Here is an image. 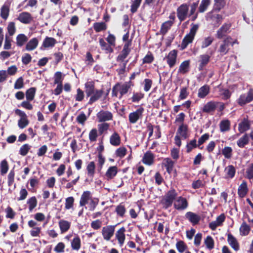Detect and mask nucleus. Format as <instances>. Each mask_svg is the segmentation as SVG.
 Listing matches in <instances>:
<instances>
[{
	"label": "nucleus",
	"mask_w": 253,
	"mask_h": 253,
	"mask_svg": "<svg viewBox=\"0 0 253 253\" xmlns=\"http://www.w3.org/2000/svg\"><path fill=\"white\" fill-rule=\"evenodd\" d=\"M84 89L86 97H90L87 103L88 105H92L93 103L98 101L102 96L104 93L102 89H95V83L92 81L85 83Z\"/></svg>",
	"instance_id": "1"
},
{
	"label": "nucleus",
	"mask_w": 253,
	"mask_h": 253,
	"mask_svg": "<svg viewBox=\"0 0 253 253\" xmlns=\"http://www.w3.org/2000/svg\"><path fill=\"white\" fill-rule=\"evenodd\" d=\"M134 86V83L132 81L126 82L123 84L120 83H116L112 88V96L117 97L119 92V98H121L124 95L127 93L131 87Z\"/></svg>",
	"instance_id": "2"
},
{
	"label": "nucleus",
	"mask_w": 253,
	"mask_h": 253,
	"mask_svg": "<svg viewBox=\"0 0 253 253\" xmlns=\"http://www.w3.org/2000/svg\"><path fill=\"white\" fill-rule=\"evenodd\" d=\"M178 194L174 188H171L169 190L163 197L161 203L163 208L165 209H168L171 207L174 201L177 199Z\"/></svg>",
	"instance_id": "3"
},
{
	"label": "nucleus",
	"mask_w": 253,
	"mask_h": 253,
	"mask_svg": "<svg viewBox=\"0 0 253 253\" xmlns=\"http://www.w3.org/2000/svg\"><path fill=\"white\" fill-rule=\"evenodd\" d=\"M191 27L190 29V32L188 34H186L182 41L181 44V49H184L186 48L189 43L193 42L196 33L199 28L198 24L192 23Z\"/></svg>",
	"instance_id": "4"
},
{
	"label": "nucleus",
	"mask_w": 253,
	"mask_h": 253,
	"mask_svg": "<svg viewBox=\"0 0 253 253\" xmlns=\"http://www.w3.org/2000/svg\"><path fill=\"white\" fill-rule=\"evenodd\" d=\"M214 11H211L207 14V20L210 21L214 27H218L221 24L223 17L222 15L214 13Z\"/></svg>",
	"instance_id": "5"
},
{
	"label": "nucleus",
	"mask_w": 253,
	"mask_h": 253,
	"mask_svg": "<svg viewBox=\"0 0 253 253\" xmlns=\"http://www.w3.org/2000/svg\"><path fill=\"white\" fill-rule=\"evenodd\" d=\"M131 45V42L130 41L125 43L122 50L116 58V61L117 62L122 63L126 61L125 59L127 57L131 51L130 48Z\"/></svg>",
	"instance_id": "6"
},
{
	"label": "nucleus",
	"mask_w": 253,
	"mask_h": 253,
	"mask_svg": "<svg viewBox=\"0 0 253 253\" xmlns=\"http://www.w3.org/2000/svg\"><path fill=\"white\" fill-rule=\"evenodd\" d=\"M189 5L187 3H183L177 7L176 10L177 17L181 22L184 21L189 15Z\"/></svg>",
	"instance_id": "7"
},
{
	"label": "nucleus",
	"mask_w": 253,
	"mask_h": 253,
	"mask_svg": "<svg viewBox=\"0 0 253 253\" xmlns=\"http://www.w3.org/2000/svg\"><path fill=\"white\" fill-rule=\"evenodd\" d=\"M15 113L20 117V119L18 122L19 127L23 129L26 127L28 125L29 121L27 119V116L26 113L24 111L18 109H16L15 110Z\"/></svg>",
	"instance_id": "8"
},
{
	"label": "nucleus",
	"mask_w": 253,
	"mask_h": 253,
	"mask_svg": "<svg viewBox=\"0 0 253 253\" xmlns=\"http://www.w3.org/2000/svg\"><path fill=\"white\" fill-rule=\"evenodd\" d=\"M116 225H107L102 229V235L105 241H109L113 236Z\"/></svg>",
	"instance_id": "9"
},
{
	"label": "nucleus",
	"mask_w": 253,
	"mask_h": 253,
	"mask_svg": "<svg viewBox=\"0 0 253 253\" xmlns=\"http://www.w3.org/2000/svg\"><path fill=\"white\" fill-rule=\"evenodd\" d=\"M144 109L142 107H140L135 111L129 113L128 115V120L130 124H135L139 119L142 117Z\"/></svg>",
	"instance_id": "10"
},
{
	"label": "nucleus",
	"mask_w": 253,
	"mask_h": 253,
	"mask_svg": "<svg viewBox=\"0 0 253 253\" xmlns=\"http://www.w3.org/2000/svg\"><path fill=\"white\" fill-rule=\"evenodd\" d=\"M218 104L219 102L216 101H211L208 102L203 106L201 110L203 113L212 115L217 107H218Z\"/></svg>",
	"instance_id": "11"
},
{
	"label": "nucleus",
	"mask_w": 253,
	"mask_h": 253,
	"mask_svg": "<svg viewBox=\"0 0 253 253\" xmlns=\"http://www.w3.org/2000/svg\"><path fill=\"white\" fill-rule=\"evenodd\" d=\"M253 100V89H251L248 92L247 94H242L238 99L239 105L242 106Z\"/></svg>",
	"instance_id": "12"
},
{
	"label": "nucleus",
	"mask_w": 253,
	"mask_h": 253,
	"mask_svg": "<svg viewBox=\"0 0 253 253\" xmlns=\"http://www.w3.org/2000/svg\"><path fill=\"white\" fill-rule=\"evenodd\" d=\"M178 51L176 49L170 51L165 57L167 63L169 68H172L176 63Z\"/></svg>",
	"instance_id": "13"
},
{
	"label": "nucleus",
	"mask_w": 253,
	"mask_h": 253,
	"mask_svg": "<svg viewBox=\"0 0 253 253\" xmlns=\"http://www.w3.org/2000/svg\"><path fill=\"white\" fill-rule=\"evenodd\" d=\"M173 206L177 210H184L188 207V202L185 198L179 196L176 199Z\"/></svg>",
	"instance_id": "14"
},
{
	"label": "nucleus",
	"mask_w": 253,
	"mask_h": 253,
	"mask_svg": "<svg viewBox=\"0 0 253 253\" xmlns=\"http://www.w3.org/2000/svg\"><path fill=\"white\" fill-rule=\"evenodd\" d=\"M231 39V37L228 36L222 42V43L220 45L218 51L220 53L221 55H224L226 54L229 49V46L230 45V40Z\"/></svg>",
	"instance_id": "15"
},
{
	"label": "nucleus",
	"mask_w": 253,
	"mask_h": 253,
	"mask_svg": "<svg viewBox=\"0 0 253 253\" xmlns=\"http://www.w3.org/2000/svg\"><path fill=\"white\" fill-rule=\"evenodd\" d=\"M96 116L99 122L105 123L106 121L112 120L113 118L112 113L108 111H100Z\"/></svg>",
	"instance_id": "16"
},
{
	"label": "nucleus",
	"mask_w": 253,
	"mask_h": 253,
	"mask_svg": "<svg viewBox=\"0 0 253 253\" xmlns=\"http://www.w3.org/2000/svg\"><path fill=\"white\" fill-rule=\"evenodd\" d=\"M176 135L180 136L183 139H187L188 136V126L187 124L182 123L179 126Z\"/></svg>",
	"instance_id": "17"
},
{
	"label": "nucleus",
	"mask_w": 253,
	"mask_h": 253,
	"mask_svg": "<svg viewBox=\"0 0 253 253\" xmlns=\"http://www.w3.org/2000/svg\"><path fill=\"white\" fill-rule=\"evenodd\" d=\"M185 216V218L188 219L193 226L198 224L201 220L200 215L192 211L187 212Z\"/></svg>",
	"instance_id": "18"
},
{
	"label": "nucleus",
	"mask_w": 253,
	"mask_h": 253,
	"mask_svg": "<svg viewBox=\"0 0 253 253\" xmlns=\"http://www.w3.org/2000/svg\"><path fill=\"white\" fill-rule=\"evenodd\" d=\"M17 19L24 24H28L33 20L32 15L28 12H22L19 14Z\"/></svg>",
	"instance_id": "19"
},
{
	"label": "nucleus",
	"mask_w": 253,
	"mask_h": 253,
	"mask_svg": "<svg viewBox=\"0 0 253 253\" xmlns=\"http://www.w3.org/2000/svg\"><path fill=\"white\" fill-rule=\"evenodd\" d=\"M154 154L151 151H148L144 154L142 162L146 165L151 166L154 164Z\"/></svg>",
	"instance_id": "20"
},
{
	"label": "nucleus",
	"mask_w": 253,
	"mask_h": 253,
	"mask_svg": "<svg viewBox=\"0 0 253 253\" xmlns=\"http://www.w3.org/2000/svg\"><path fill=\"white\" fill-rule=\"evenodd\" d=\"M231 27L230 23H224L222 26L217 31L216 37L218 39H221L227 33V31Z\"/></svg>",
	"instance_id": "21"
},
{
	"label": "nucleus",
	"mask_w": 253,
	"mask_h": 253,
	"mask_svg": "<svg viewBox=\"0 0 253 253\" xmlns=\"http://www.w3.org/2000/svg\"><path fill=\"white\" fill-rule=\"evenodd\" d=\"M125 232L126 228L124 227H122L116 233L115 237L120 247H122L124 244L126 239Z\"/></svg>",
	"instance_id": "22"
},
{
	"label": "nucleus",
	"mask_w": 253,
	"mask_h": 253,
	"mask_svg": "<svg viewBox=\"0 0 253 253\" xmlns=\"http://www.w3.org/2000/svg\"><path fill=\"white\" fill-rule=\"evenodd\" d=\"M227 242L234 251H238L239 250V243L236 238L231 233H229L227 235Z\"/></svg>",
	"instance_id": "23"
},
{
	"label": "nucleus",
	"mask_w": 253,
	"mask_h": 253,
	"mask_svg": "<svg viewBox=\"0 0 253 253\" xmlns=\"http://www.w3.org/2000/svg\"><path fill=\"white\" fill-rule=\"evenodd\" d=\"M200 60H199L200 64L198 67L199 71H201L204 69V68L206 66L210 61V56L208 54H203L200 56Z\"/></svg>",
	"instance_id": "24"
},
{
	"label": "nucleus",
	"mask_w": 253,
	"mask_h": 253,
	"mask_svg": "<svg viewBox=\"0 0 253 253\" xmlns=\"http://www.w3.org/2000/svg\"><path fill=\"white\" fill-rule=\"evenodd\" d=\"M99 43L101 49L105 51L106 53H112L114 52L113 48L108 43H106L103 38H99Z\"/></svg>",
	"instance_id": "25"
},
{
	"label": "nucleus",
	"mask_w": 253,
	"mask_h": 253,
	"mask_svg": "<svg viewBox=\"0 0 253 253\" xmlns=\"http://www.w3.org/2000/svg\"><path fill=\"white\" fill-rule=\"evenodd\" d=\"M118 173V168L117 166H111L107 170L105 175L106 179L108 180L113 179Z\"/></svg>",
	"instance_id": "26"
},
{
	"label": "nucleus",
	"mask_w": 253,
	"mask_h": 253,
	"mask_svg": "<svg viewBox=\"0 0 253 253\" xmlns=\"http://www.w3.org/2000/svg\"><path fill=\"white\" fill-rule=\"evenodd\" d=\"M145 94L141 91H133L132 96L128 99V100L131 101V103H138L139 101L144 98Z\"/></svg>",
	"instance_id": "27"
},
{
	"label": "nucleus",
	"mask_w": 253,
	"mask_h": 253,
	"mask_svg": "<svg viewBox=\"0 0 253 253\" xmlns=\"http://www.w3.org/2000/svg\"><path fill=\"white\" fill-rule=\"evenodd\" d=\"M56 43L57 41L55 39L46 36L43 41L42 46L45 48L53 47Z\"/></svg>",
	"instance_id": "28"
},
{
	"label": "nucleus",
	"mask_w": 253,
	"mask_h": 253,
	"mask_svg": "<svg viewBox=\"0 0 253 253\" xmlns=\"http://www.w3.org/2000/svg\"><path fill=\"white\" fill-rule=\"evenodd\" d=\"M39 44V40L37 38H34L27 42L25 46V50L27 51H32L35 49Z\"/></svg>",
	"instance_id": "29"
},
{
	"label": "nucleus",
	"mask_w": 253,
	"mask_h": 253,
	"mask_svg": "<svg viewBox=\"0 0 253 253\" xmlns=\"http://www.w3.org/2000/svg\"><path fill=\"white\" fill-rule=\"evenodd\" d=\"M190 61L187 60L183 61L180 65L178 72L182 74L188 73L190 69Z\"/></svg>",
	"instance_id": "30"
},
{
	"label": "nucleus",
	"mask_w": 253,
	"mask_h": 253,
	"mask_svg": "<svg viewBox=\"0 0 253 253\" xmlns=\"http://www.w3.org/2000/svg\"><path fill=\"white\" fill-rule=\"evenodd\" d=\"M250 128V123L247 119L244 118L241 123L239 124L238 130L241 133L249 130Z\"/></svg>",
	"instance_id": "31"
},
{
	"label": "nucleus",
	"mask_w": 253,
	"mask_h": 253,
	"mask_svg": "<svg viewBox=\"0 0 253 253\" xmlns=\"http://www.w3.org/2000/svg\"><path fill=\"white\" fill-rule=\"evenodd\" d=\"M90 198V192L89 191H84L81 195L80 201V205L82 207L85 206L88 203V201Z\"/></svg>",
	"instance_id": "32"
},
{
	"label": "nucleus",
	"mask_w": 253,
	"mask_h": 253,
	"mask_svg": "<svg viewBox=\"0 0 253 253\" xmlns=\"http://www.w3.org/2000/svg\"><path fill=\"white\" fill-rule=\"evenodd\" d=\"M115 211L118 216L124 217L126 212V209L124 203L122 202L116 206Z\"/></svg>",
	"instance_id": "33"
},
{
	"label": "nucleus",
	"mask_w": 253,
	"mask_h": 253,
	"mask_svg": "<svg viewBox=\"0 0 253 253\" xmlns=\"http://www.w3.org/2000/svg\"><path fill=\"white\" fill-rule=\"evenodd\" d=\"M172 25V22L171 21H167L163 23L160 30V34L163 36L165 35L169 30L170 29Z\"/></svg>",
	"instance_id": "34"
},
{
	"label": "nucleus",
	"mask_w": 253,
	"mask_h": 253,
	"mask_svg": "<svg viewBox=\"0 0 253 253\" xmlns=\"http://www.w3.org/2000/svg\"><path fill=\"white\" fill-rule=\"evenodd\" d=\"M121 142V137L117 132H114L110 137V144L114 146H118Z\"/></svg>",
	"instance_id": "35"
},
{
	"label": "nucleus",
	"mask_w": 253,
	"mask_h": 253,
	"mask_svg": "<svg viewBox=\"0 0 253 253\" xmlns=\"http://www.w3.org/2000/svg\"><path fill=\"white\" fill-rule=\"evenodd\" d=\"M73 250L79 251L81 247V240L79 235H76L71 242Z\"/></svg>",
	"instance_id": "36"
},
{
	"label": "nucleus",
	"mask_w": 253,
	"mask_h": 253,
	"mask_svg": "<svg viewBox=\"0 0 253 253\" xmlns=\"http://www.w3.org/2000/svg\"><path fill=\"white\" fill-rule=\"evenodd\" d=\"M210 88L208 85L201 86L198 90V97L200 98H204L209 93Z\"/></svg>",
	"instance_id": "37"
},
{
	"label": "nucleus",
	"mask_w": 253,
	"mask_h": 253,
	"mask_svg": "<svg viewBox=\"0 0 253 253\" xmlns=\"http://www.w3.org/2000/svg\"><path fill=\"white\" fill-rule=\"evenodd\" d=\"M248 191L247 182L243 181L239 186L238 189V194L241 198L246 196Z\"/></svg>",
	"instance_id": "38"
},
{
	"label": "nucleus",
	"mask_w": 253,
	"mask_h": 253,
	"mask_svg": "<svg viewBox=\"0 0 253 253\" xmlns=\"http://www.w3.org/2000/svg\"><path fill=\"white\" fill-rule=\"evenodd\" d=\"M10 7L8 3H5L0 9V17L4 20L7 19L9 14Z\"/></svg>",
	"instance_id": "39"
},
{
	"label": "nucleus",
	"mask_w": 253,
	"mask_h": 253,
	"mask_svg": "<svg viewBox=\"0 0 253 253\" xmlns=\"http://www.w3.org/2000/svg\"><path fill=\"white\" fill-rule=\"evenodd\" d=\"M59 226L61 233L66 232L71 226V223L67 220L62 219L59 221Z\"/></svg>",
	"instance_id": "40"
},
{
	"label": "nucleus",
	"mask_w": 253,
	"mask_h": 253,
	"mask_svg": "<svg viewBox=\"0 0 253 253\" xmlns=\"http://www.w3.org/2000/svg\"><path fill=\"white\" fill-rule=\"evenodd\" d=\"M93 28L96 33L105 31L107 28V25L104 22H95L93 24Z\"/></svg>",
	"instance_id": "41"
},
{
	"label": "nucleus",
	"mask_w": 253,
	"mask_h": 253,
	"mask_svg": "<svg viewBox=\"0 0 253 253\" xmlns=\"http://www.w3.org/2000/svg\"><path fill=\"white\" fill-rule=\"evenodd\" d=\"M249 142V135L245 133L242 137L240 138L237 142V145L240 148H244Z\"/></svg>",
	"instance_id": "42"
},
{
	"label": "nucleus",
	"mask_w": 253,
	"mask_h": 253,
	"mask_svg": "<svg viewBox=\"0 0 253 253\" xmlns=\"http://www.w3.org/2000/svg\"><path fill=\"white\" fill-rule=\"evenodd\" d=\"M16 45L21 47L23 46L28 41L27 37L24 34H20L18 35L16 38Z\"/></svg>",
	"instance_id": "43"
},
{
	"label": "nucleus",
	"mask_w": 253,
	"mask_h": 253,
	"mask_svg": "<svg viewBox=\"0 0 253 253\" xmlns=\"http://www.w3.org/2000/svg\"><path fill=\"white\" fill-rule=\"evenodd\" d=\"M165 162V166L168 173L170 174L173 169L174 162L170 158H166L164 160Z\"/></svg>",
	"instance_id": "44"
},
{
	"label": "nucleus",
	"mask_w": 253,
	"mask_h": 253,
	"mask_svg": "<svg viewBox=\"0 0 253 253\" xmlns=\"http://www.w3.org/2000/svg\"><path fill=\"white\" fill-rule=\"evenodd\" d=\"M36 88L32 87L26 91L25 95L26 100L31 101L34 100L36 94Z\"/></svg>",
	"instance_id": "45"
},
{
	"label": "nucleus",
	"mask_w": 253,
	"mask_h": 253,
	"mask_svg": "<svg viewBox=\"0 0 253 253\" xmlns=\"http://www.w3.org/2000/svg\"><path fill=\"white\" fill-rule=\"evenodd\" d=\"M213 8L212 10L216 12H219L225 5V1L224 0H214Z\"/></svg>",
	"instance_id": "46"
},
{
	"label": "nucleus",
	"mask_w": 253,
	"mask_h": 253,
	"mask_svg": "<svg viewBox=\"0 0 253 253\" xmlns=\"http://www.w3.org/2000/svg\"><path fill=\"white\" fill-rule=\"evenodd\" d=\"M9 169V165L6 159L1 161L0 163V173L1 175H5Z\"/></svg>",
	"instance_id": "47"
},
{
	"label": "nucleus",
	"mask_w": 253,
	"mask_h": 253,
	"mask_svg": "<svg viewBox=\"0 0 253 253\" xmlns=\"http://www.w3.org/2000/svg\"><path fill=\"white\" fill-rule=\"evenodd\" d=\"M239 230L241 236H247L249 234L251 228L246 222H243L240 227Z\"/></svg>",
	"instance_id": "48"
},
{
	"label": "nucleus",
	"mask_w": 253,
	"mask_h": 253,
	"mask_svg": "<svg viewBox=\"0 0 253 253\" xmlns=\"http://www.w3.org/2000/svg\"><path fill=\"white\" fill-rule=\"evenodd\" d=\"M95 165L94 162H89L86 167L87 175L89 177L93 178L95 174Z\"/></svg>",
	"instance_id": "49"
},
{
	"label": "nucleus",
	"mask_w": 253,
	"mask_h": 253,
	"mask_svg": "<svg viewBox=\"0 0 253 253\" xmlns=\"http://www.w3.org/2000/svg\"><path fill=\"white\" fill-rule=\"evenodd\" d=\"M220 130L221 132L228 131L230 129V122L228 120H222L219 124Z\"/></svg>",
	"instance_id": "50"
},
{
	"label": "nucleus",
	"mask_w": 253,
	"mask_h": 253,
	"mask_svg": "<svg viewBox=\"0 0 253 253\" xmlns=\"http://www.w3.org/2000/svg\"><path fill=\"white\" fill-rule=\"evenodd\" d=\"M38 201L35 196H33L28 199L27 204L28 205L29 210L32 211L37 205Z\"/></svg>",
	"instance_id": "51"
},
{
	"label": "nucleus",
	"mask_w": 253,
	"mask_h": 253,
	"mask_svg": "<svg viewBox=\"0 0 253 253\" xmlns=\"http://www.w3.org/2000/svg\"><path fill=\"white\" fill-rule=\"evenodd\" d=\"M211 4V0H202L198 7V12L199 13L204 12Z\"/></svg>",
	"instance_id": "52"
},
{
	"label": "nucleus",
	"mask_w": 253,
	"mask_h": 253,
	"mask_svg": "<svg viewBox=\"0 0 253 253\" xmlns=\"http://www.w3.org/2000/svg\"><path fill=\"white\" fill-rule=\"evenodd\" d=\"M197 147H198V144H197L196 139L194 138L187 142L186 145V152L189 153L191 152L193 149Z\"/></svg>",
	"instance_id": "53"
},
{
	"label": "nucleus",
	"mask_w": 253,
	"mask_h": 253,
	"mask_svg": "<svg viewBox=\"0 0 253 253\" xmlns=\"http://www.w3.org/2000/svg\"><path fill=\"white\" fill-rule=\"evenodd\" d=\"M225 172L228 177L232 178L235 176L236 169L233 166L229 165L225 168Z\"/></svg>",
	"instance_id": "54"
},
{
	"label": "nucleus",
	"mask_w": 253,
	"mask_h": 253,
	"mask_svg": "<svg viewBox=\"0 0 253 253\" xmlns=\"http://www.w3.org/2000/svg\"><path fill=\"white\" fill-rule=\"evenodd\" d=\"M233 149L231 147L225 146L222 150V154L227 159H230L232 156Z\"/></svg>",
	"instance_id": "55"
},
{
	"label": "nucleus",
	"mask_w": 253,
	"mask_h": 253,
	"mask_svg": "<svg viewBox=\"0 0 253 253\" xmlns=\"http://www.w3.org/2000/svg\"><path fill=\"white\" fill-rule=\"evenodd\" d=\"M64 76L62 73L60 71L55 72L54 75V84H62V82L64 80Z\"/></svg>",
	"instance_id": "56"
},
{
	"label": "nucleus",
	"mask_w": 253,
	"mask_h": 253,
	"mask_svg": "<svg viewBox=\"0 0 253 253\" xmlns=\"http://www.w3.org/2000/svg\"><path fill=\"white\" fill-rule=\"evenodd\" d=\"M176 248L180 253H183L187 249V246L184 241L180 240L176 243Z\"/></svg>",
	"instance_id": "57"
},
{
	"label": "nucleus",
	"mask_w": 253,
	"mask_h": 253,
	"mask_svg": "<svg viewBox=\"0 0 253 253\" xmlns=\"http://www.w3.org/2000/svg\"><path fill=\"white\" fill-rule=\"evenodd\" d=\"M98 131L96 128H92L89 132L88 137L90 142H93L97 140L98 137Z\"/></svg>",
	"instance_id": "58"
},
{
	"label": "nucleus",
	"mask_w": 253,
	"mask_h": 253,
	"mask_svg": "<svg viewBox=\"0 0 253 253\" xmlns=\"http://www.w3.org/2000/svg\"><path fill=\"white\" fill-rule=\"evenodd\" d=\"M142 0H134L130 6V11L132 13H135L139 7Z\"/></svg>",
	"instance_id": "59"
},
{
	"label": "nucleus",
	"mask_w": 253,
	"mask_h": 253,
	"mask_svg": "<svg viewBox=\"0 0 253 253\" xmlns=\"http://www.w3.org/2000/svg\"><path fill=\"white\" fill-rule=\"evenodd\" d=\"M85 95L84 91L80 88L77 89V94L75 95V100L79 102H81L84 99Z\"/></svg>",
	"instance_id": "60"
},
{
	"label": "nucleus",
	"mask_w": 253,
	"mask_h": 253,
	"mask_svg": "<svg viewBox=\"0 0 253 253\" xmlns=\"http://www.w3.org/2000/svg\"><path fill=\"white\" fill-rule=\"evenodd\" d=\"M213 41L214 38L211 36H209L207 38H205V39L202 42L201 48H205L208 47L212 43Z\"/></svg>",
	"instance_id": "61"
},
{
	"label": "nucleus",
	"mask_w": 253,
	"mask_h": 253,
	"mask_svg": "<svg viewBox=\"0 0 253 253\" xmlns=\"http://www.w3.org/2000/svg\"><path fill=\"white\" fill-rule=\"evenodd\" d=\"M30 149L31 146L29 144H25L20 147L19 153L20 155L25 156L28 154Z\"/></svg>",
	"instance_id": "62"
},
{
	"label": "nucleus",
	"mask_w": 253,
	"mask_h": 253,
	"mask_svg": "<svg viewBox=\"0 0 253 253\" xmlns=\"http://www.w3.org/2000/svg\"><path fill=\"white\" fill-rule=\"evenodd\" d=\"M127 150L125 147H120L115 151V154L117 157L122 158L126 154Z\"/></svg>",
	"instance_id": "63"
},
{
	"label": "nucleus",
	"mask_w": 253,
	"mask_h": 253,
	"mask_svg": "<svg viewBox=\"0 0 253 253\" xmlns=\"http://www.w3.org/2000/svg\"><path fill=\"white\" fill-rule=\"evenodd\" d=\"M246 177L251 179L253 178V163H252L247 169L246 171Z\"/></svg>",
	"instance_id": "64"
}]
</instances>
